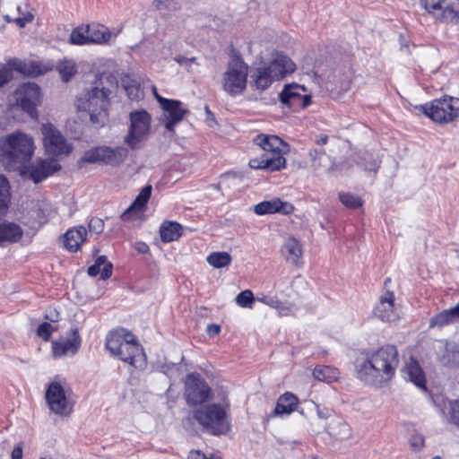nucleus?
<instances>
[{"mask_svg":"<svg viewBox=\"0 0 459 459\" xmlns=\"http://www.w3.org/2000/svg\"><path fill=\"white\" fill-rule=\"evenodd\" d=\"M117 88V80L115 75L106 72L98 74L91 87L76 98L77 110L87 112L93 125L103 126L108 118L110 95Z\"/></svg>","mask_w":459,"mask_h":459,"instance_id":"obj_1","label":"nucleus"},{"mask_svg":"<svg viewBox=\"0 0 459 459\" xmlns=\"http://www.w3.org/2000/svg\"><path fill=\"white\" fill-rule=\"evenodd\" d=\"M398 366L397 348L385 344L366 352L365 359L357 366V377L367 385L380 387L393 379Z\"/></svg>","mask_w":459,"mask_h":459,"instance_id":"obj_2","label":"nucleus"},{"mask_svg":"<svg viewBox=\"0 0 459 459\" xmlns=\"http://www.w3.org/2000/svg\"><path fill=\"white\" fill-rule=\"evenodd\" d=\"M106 348L111 355L137 369H144L147 357L136 337L128 330L120 328L109 332L106 337Z\"/></svg>","mask_w":459,"mask_h":459,"instance_id":"obj_3","label":"nucleus"},{"mask_svg":"<svg viewBox=\"0 0 459 459\" xmlns=\"http://www.w3.org/2000/svg\"><path fill=\"white\" fill-rule=\"evenodd\" d=\"M254 143L260 146L264 153L249 160L251 169L273 172L285 168L286 160L281 155V146L285 145V143L279 136L260 134L255 137Z\"/></svg>","mask_w":459,"mask_h":459,"instance_id":"obj_4","label":"nucleus"},{"mask_svg":"<svg viewBox=\"0 0 459 459\" xmlns=\"http://www.w3.org/2000/svg\"><path fill=\"white\" fill-rule=\"evenodd\" d=\"M296 65L285 55L279 54L268 64L250 71L249 84L252 88L264 91L273 81L282 79L286 74L295 71Z\"/></svg>","mask_w":459,"mask_h":459,"instance_id":"obj_5","label":"nucleus"},{"mask_svg":"<svg viewBox=\"0 0 459 459\" xmlns=\"http://www.w3.org/2000/svg\"><path fill=\"white\" fill-rule=\"evenodd\" d=\"M193 418L205 433L212 436L226 435L230 430L227 405L211 403L193 411Z\"/></svg>","mask_w":459,"mask_h":459,"instance_id":"obj_6","label":"nucleus"},{"mask_svg":"<svg viewBox=\"0 0 459 459\" xmlns=\"http://www.w3.org/2000/svg\"><path fill=\"white\" fill-rule=\"evenodd\" d=\"M2 152L4 158L8 161L23 165L33 155V138L21 132L8 134L4 141Z\"/></svg>","mask_w":459,"mask_h":459,"instance_id":"obj_7","label":"nucleus"},{"mask_svg":"<svg viewBox=\"0 0 459 459\" xmlns=\"http://www.w3.org/2000/svg\"><path fill=\"white\" fill-rule=\"evenodd\" d=\"M130 126L125 143L132 150H139L147 141L152 123L151 115L144 109L134 110L129 115Z\"/></svg>","mask_w":459,"mask_h":459,"instance_id":"obj_8","label":"nucleus"},{"mask_svg":"<svg viewBox=\"0 0 459 459\" xmlns=\"http://www.w3.org/2000/svg\"><path fill=\"white\" fill-rule=\"evenodd\" d=\"M248 65L242 58H233L222 75V89L230 96L241 94L247 88Z\"/></svg>","mask_w":459,"mask_h":459,"instance_id":"obj_9","label":"nucleus"},{"mask_svg":"<svg viewBox=\"0 0 459 459\" xmlns=\"http://www.w3.org/2000/svg\"><path fill=\"white\" fill-rule=\"evenodd\" d=\"M420 109L435 122L448 123L459 115V99L445 96L420 105Z\"/></svg>","mask_w":459,"mask_h":459,"instance_id":"obj_10","label":"nucleus"},{"mask_svg":"<svg viewBox=\"0 0 459 459\" xmlns=\"http://www.w3.org/2000/svg\"><path fill=\"white\" fill-rule=\"evenodd\" d=\"M127 149L118 146L111 148L108 146H100L91 148L85 152L81 158L80 163H96L103 162L108 165H118L127 157Z\"/></svg>","mask_w":459,"mask_h":459,"instance_id":"obj_11","label":"nucleus"},{"mask_svg":"<svg viewBox=\"0 0 459 459\" xmlns=\"http://www.w3.org/2000/svg\"><path fill=\"white\" fill-rule=\"evenodd\" d=\"M184 396L188 405L202 404L212 397V389L200 374L191 373L185 381Z\"/></svg>","mask_w":459,"mask_h":459,"instance_id":"obj_12","label":"nucleus"},{"mask_svg":"<svg viewBox=\"0 0 459 459\" xmlns=\"http://www.w3.org/2000/svg\"><path fill=\"white\" fill-rule=\"evenodd\" d=\"M17 105L31 117L38 116L37 107L41 102V91L35 82H24L15 91Z\"/></svg>","mask_w":459,"mask_h":459,"instance_id":"obj_13","label":"nucleus"},{"mask_svg":"<svg viewBox=\"0 0 459 459\" xmlns=\"http://www.w3.org/2000/svg\"><path fill=\"white\" fill-rule=\"evenodd\" d=\"M306 88L302 85L297 83L287 84L279 95L280 101L294 112L304 109L311 103V96L306 94Z\"/></svg>","mask_w":459,"mask_h":459,"instance_id":"obj_14","label":"nucleus"},{"mask_svg":"<svg viewBox=\"0 0 459 459\" xmlns=\"http://www.w3.org/2000/svg\"><path fill=\"white\" fill-rule=\"evenodd\" d=\"M43 142L46 152L52 157L68 154L72 147L66 143L62 134L51 124L42 126Z\"/></svg>","mask_w":459,"mask_h":459,"instance_id":"obj_15","label":"nucleus"},{"mask_svg":"<svg viewBox=\"0 0 459 459\" xmlns=\"http://www.w3.org/2000/svg\"><path fill=\"white\" fill-rule=\"evenodd\" d=\"M46 400L49 409L58 415H67L71 412L69 402L63 385L58 382H51L46 390Z\"/></svg>","mask_w":459,"mask_h":459,"instance_id":"obj_16","label":"nucleus"},{"mask_svg":"<svg viewBox=\"0 0 459 459\" xmlns=\"http://www.w3.org/2000/svg\"><path fill=\"white\" fill-rule=\"evenodd\" d=\"M158 102L164 111V126L169 132H174L175 126L183 120L187 110L181 101L166 98H159Z\"/></svg>","mask_w":459,"mask_h":459,"instance_id":"obj_17","label":"nucleus"},{"mask_svg":"<svg viewBox=\"0 0 459 459\" xmlns=\"http://www.w3.org/2000/svg\"><path fill=\"white\" fill-rule=\"evenodd\" d=\"M82 340L77 328H71L69 336L62 337L52 342V351L55 358L75 355L80 347Z\"/></svg>","mask_w":459,"mask_h":459,"instance_id":"obj_18","label":"nucleus"},{"mask_svg":"<svg viewBox=\"0 0 459 459\" xmlns=\"http://www.w3.org/2000/svg\"><path fill=\"white\" fill-rule=\"evenodd\" d=\"M311 167L316 171L333 174L342 172L343 164L335 163L333 160L325 153L323 149H312L308 152Z\"/></svg>","mask_w":459,"mask_h":459,"instance_id":"obj_19","label":"nucleus"},{"mask_svg":"<svg viewBox=\"0 0 459 459\" xmlns=\"http://www.w3.org/2000/svg\"><path fill=\"white\" fill-rule=\"evenodd\" d=\"M254 211L258 215L281 213L288 215L293 212L294 206L288 202H282L280 198H273L268 201H263L257 204Z\"/></svg>","mask_w":459,"mask_h":459,"instance_id":"obj_20","label":"nucleus"},{"mask_svg":"<svg viewBox=\"0 0 459 459\" xmlns=\"http://www.w3.org/2000/svg\"><path fill=\"white\" fill-rule=\"evenodd\" d=\"M152 186L151 185L143 186L130 206L121 214L122 221H131L134 215L143 212L152 195Z\"/></svg>","mask_w":459,"mask_h":459,"instance_id":"obj_21","label":"nucleus"},{"mask_svg":"<svg viewBox=\"0 0 459 459\" xmlns=\"http://www.w3.org/2000/svg\"><path fill=\"white\" fill-rule=\"evenodd\" d=\"M120 31V29L115 32L110 31L104 25L98 23L89 24L90 44H110Z\"/></svg>","mask_w":459,"mask_h":459,"instance_id":"obj_22","label":"nucleus"},{"mask_svg":"<svg viewBox=\"0 0 459 459\" xmlns=\"http://www.w3.org/2000/svg\"><path fill=\"white\" fill-rule=\"evenodd\" d=\"M59 169H61V166L57 162L40 160L31 167L30 178L34 183L38 184Z\"/></svg>","mask_w":459,"mask_h":459,"instance_id":"obj_23","label":"nucleus"},{"mask_svg":"<svg viewBox=\"0 0 459 459\" xmlns=\"http://www.w3.org/2000/svg\"><path fill=\"white\" fill-rule=\"evenodd\" d=\"M87 230L83 226L68 230L64 235V245L71 252H76L86 240Z\"/></svg>","mask_w":459,"mask_h":459,"instance_id":"obj_24","label":"nucleus"},{"mask_svg":"<svg viewBox=\"0 0 459 459\" xmlns=\"http://www.w3.org/2000/svg\"><path fill=\"white\" fill-rule=\"evenodd\" d=\"M394 292L387 291L380 298L379 303L375 307V315L382 321H391L394 317Z\"/></svg>","mask_w":459,"mask_h":459,"instance_id":"obj_25","label":"nucleus"},{"mask_svg":"<svg viewBox=\"0 0 459 459\" xmlns=\"http://www.w3.org/2000/svg\"><path fill=\"white\" fill-rule=\"evenodd\" d=\"M405 373L407 375V378L417 387L424 392L427 391L425 375L420 364L416 360L412 359L410 363L407 364L405 368Z\"/></svg>","mask_w":459,"mask_h":459,"instance_id":"obj_26","label":"nucleus"},{"mask_svg":"<svg viewBox=\"0 0 459 459\" xmlns=\"http://www.w3.org/2000/svg\"><path fill=\"white\" fill-rule=\"evenodd\" d=\"M281 252L288 262L296 265L299 264L302 255V248L299 242L295 238H289L286 239L281 248Z\"/></svg>","mask_w":459,"mask_h":459,"instance_id":"obj_27","label":"nucleus"},{"mask_svg":"<svg viewBox=\"0 0 459 459\" xmlns=\"http://www.w3.org/2000/svg\"><path fill=\"white\" fill-rule=\"evenodd\" d=\"M298 398L294 394L287 392L279 397L273 414L277 416L290 414L296 410Z\"/></svg>","mask_w":459,"mask_h":459,"instance_id":"obj_28","label":"nucleus"},{"mask_svg":"<svg viewBox=\"0 0 459 459\" xmlns=\"http://www.w3.org/2000/svg\"><path fill=\"white\" fill-rule=\"evenodd\" d=\"M22 236L21 227L13 222H0V244L16 242Z\"/></svg>","mask_w":459,"mask_h":459,"instance_id":"obj_29","label":"nucleus"},{"mask_svg":"<svg viewBox=\"0 0 459 459\" xmlns=\"http://www.w3.org/2000/svg\"><path fill=\"white\" fill-rule=\"evenodd\" d=\"M182 226L176 221H165L160 228V235L162 242L177 240L181 236Z\"/></svg>","mask_w":459,"mask_h":459,"instance_id":"obj_30","label":"nucleus"},{"mask_svg":"<svg viewBox=\"0 0 459 459\" xmlns=\"http://www.w3.org/2000/svg\"><path fill=\"white\" fill-rule=\"evenodd\" d=\"M425 11L440 21H445L449 15L455 13V10L451 6L445 5V0H437Z\"/></svg>","mask_w":459,"mask_h":459,"instance_id":"obj_31","label":"nucleus"},{"mask_svg":"<svg viewBox=\"0 0 459 459\" xmlns=\"http://www.w3.org/2000/svg\"><path fill=\"white\" fill-rule=\"evenodd\" d=\"M69 42L78 46L89 45V24L74 28L70 34Z\"/></svg>","mask_w":459,"mask_h":459,"instance_id":"obj_32","label":"nucleus"},{"mask_svg":"<svg viewBox=\"0 0 459 459\" xmlns=\"http://www.w3.org/2000/svg\"><path fill=\"white\" fill-rule=\"evenodd\" d=\"M338 375V370L330 366H317L313 370V376L316 379L327 383L336 380Z\"/></svg>","mask_w":459,"mask_h":459,"instance_id":"obj_33","label":"nucleus"},{"mask_svg":"<svg viewBox=\"0 0 459 459\" xmlns=\"http://www.w3.org/2000/svg\"><path fill=\"white\" fill-rule=\"evenodd\" d=\"M13 66L15 71L31 76H37L42 74V70L40 65L34 61L30 62H22V61H14Z\"/></svg>","mask_w":459,"mask_h":459,"instance_id":"obj_34","label":"nucleus"},{"mask_svg":"<svg viewBox=\"0 0 459 459\" xmlns=\"http://www.w3.org/2000/svg\"><path fill=\"white\" fill-rule=\"evenodd\" d=\"M10 201L11 193L9 181L4 175H0V214L7 210Z\"/></svg>","mask_w":459,"mask_h":459,"instance_id":"obj_35","label":"nucleus"},{"mask_svg":"<svg viewBox=\"0 0 459 459\" xmlns=\"http://www.w3.org/2000/svg\"><path fill=\"white\" fill-rule=\"evenodd\" d=\"M207 262L214 268H222L231 263V256L227 252H212L207 256Z\"/></svg>","mask_w":459,"mask_h":459,"instance_id":"obj_36","label":"nucleus"},{"mask_svg":"<svg viewBox=\"0 0 459 459\" xmlns=\"http://www.w3.org/2000/svg\"><path fill=\"white\" fill-rule=\"evenodd\" d=\"M61 78L64 82H67L76 74V65L73 60L60 61L56 66Z\"/></svg>","mask_w":459,"mask_h":459,"instance_id":"obj_37","label":"nucleus"},{"mask_svg":"<svg viewBox=\"0 0 459 459\" xmlns=\"http://www.w3.org/2000/svg\"><path fill=\"white\" fill-rule=\"evenodd\" d=\"M4 18L7 22H14L20 28H24L26 24L31 22L34 19L33 14L29 11H23L21 15L13 13H4Z\"/></svg>","mask_w":459,"mask_h":459,"instance_id":"obj_38","label":"nucleus"},{"mask_svg":"<svg viewBox=\"0 0 459 459\" xmlns=\"http://www.w3.org/2000/svg\"><path fill=\"white\" fill-rule=\"evenodd\" d=\"M339 198L341 203L348 208L356 209L362 206L361 199L352 194L341 193Z\"/></svg>","mask_w":459,"mask_h":459,"instance_id":"obj_39","label":"nucleus"},{"mask_svg":"<svg viewBox=\"0 0 459 459\" xmlns=\"http://www.w3.org/2000/svg\"><path fill=\"white\" fill-rule=\"evenodd\" d=\"M358 164L366 171L377 172L379 168V161L370 153H365Z\"/></svg>","mask_w":459,"mask_h":459,"instance_id":"obj_40","label":"nucleus"},{"mask_svg":"<svg viewBox=\"0 0 459 459\" xmlns=\"http://www.w3.org/2000/svg\"><path fill=\"white\" fill-rule=\"evenodd\" d=\"M95 264L100 265H103V269L100 273V279L105 281L112 275V268L113 265L110 262H108V258L106 255H100L96 258Z\"/></svg>","mask_w":459,"mask_h":459,"instance_id":"obj_41","label":"nucleus"},{"mask_svg":"<svg viewBox=\"0 0 459 459\" xmlns=\"http://www.w3.org/2000/svg\"><path fill=\"white\" fill-rule=\"evenodd\" d=\"M153 6L159 10L177 11L180 9L179 0H154Z\"/></svg>","mask_w":459,"mask_h":459,"instance_id":"obj_42","label":"nucleus"},{"mask_svg":"<svg viewBox=\"0 0 459 459\" xmlns=\"http://www.w3.org/2000/svg\"><path fill=\"white\" fill-rule=\"evenodd\" d=\"M254 301H255L254 294L249 290H245L241 291L236 297V302L241 307H251Z\"/></svg>","mask_w":459,"mask_h":459,"instance_id":"obj_43","label":"nucleus"},{"mask_svg":"<svg viewBox=\"0 0 459 459\" xmlns=\"http://www.w3.org/2000/svg\"><path fill=\"white\" fill-rule=\"evenodd\" d=\"M451 323H454V322L452 321V319L449 316L446 310H444L430 319L429 326L430 327H435V326L442 327V326L449 325Z\"/></svg>","mask_w":459,"mask_h":459,"instance_id":"obj_44","label":"nucleus"},{"mask_svg":"<svg viewBox=\"0 0 459 459\" xmlns=\"http://www.w3.org/2000/svg\"><path fill=\"white\" fill-rule=\"evenodd\" d=\"M450 421L459 428V400L449 402Z\"/></svg>","mask_w":459,"mask_h":459,"instance_id":"obj_45","label":"nucleus"},{"mask_svg":"<svg viewBox=\"0 0 459 459\" xmlns=\"http://www.w3.org/2000/svg\"><path fill=\"white\" fill-rule=\"evenodd\" d=\"M54 328L50 323L44 322L40 324L37 329V334L44 341H48Z\"/></svg>","mask_w":459,"mask_h":459,"instance_id":"obj_46","label":"nucleus"},{"mask_svg":"<svg viewBox=\"0 0 459 459\" xmlns=\"http://www.w3.org/2000/svg\"><path fill=\"white\" fill-rule=\"evenodd\" d=\"M88 227L91 231L100 234L103 231L104 221L100 218L94 217L91 219Z\"/></svg>","mask_w":459,"mask_h":459,"instance_id":"obj_47","label":"nucleus"},{"mask_svg":"<svg viewBox=\"0 0 459 459\" xmlns=\"http://www.w3.org/2000/svg\"><path fill=\"white\" fill-rule=\"evenodd\" d=\"M0 8H3V12L8 11L10 8H15L17 15H21V13L23 12L20 4H17L16 3L10 0L0 1Z\"/></svg>","mask_w":459,"mask_h":459,"instance_id":"obj_48","label":"nucleus"},{"mask_svg":"<svg viewBox=\"0 0 459 459\" xmlns=\"http://www.w3.org/2000/svg\"><path fill=\"white\" fill-rule=\"evenodd\" d=\"M424 440L422 435L415 434L411 437L410 445L414 450L419 451L424 446Z\"/></svg>","mask_w":459,"mask_h":459,"instance_id":"obj_49","label":"nucleus"},{"mask_svg":"<svg viewBox=\"0 0 459 459\" xmlns=\"http://www.w3.org/2000/svg\"><path fill=\"white\" fill-rule=\"evenodd\" d=\"M13 78V72L10 68L0 66V87L6 84Z\"/></svg>","mask_w":459,"mask_h":459,"instance_id":"obj_50","label":"nucleus"},{"mask_svg":"<svg viewBox=\"0 0 459 459\" xmlns=\"http://www.w3.org/2000/svg\"><path fill=\"white\" fill-rule=\"evenodd\" d=\"M257 300L273 308L280 307V305L281 304L276 297L272 296H263L262 298H257Z\"/></svg>","mask_w":459,"mask_h":459,"instance_id":"obj_51","label":"nucleus"},{"mask_svg":"<svg viewBox=\"0 0 459 459\" xmlns=\"http://www.w3.org/2000/svg\"><path fill=\"white\" fill-rule=\"evenodd\" d=\"M340 432L336 434L339 438L346 439L351 437V428L348 423L341 422L339 423Z\"/></svg>","mask_w":459,"mask_h":459,"instance_id":"obj_52","label":"nucleus"},{"mask_svg":"<svg viewBox=\"0 0 459 459\" xmlns=\"http://www.w3.org/2000/svg\"><path fill=\"white\" fill-rule=\"evenodd\" d=\"M446 312L448 313L453 322L459 320V303L455 307L446 309Z\"/></svg>","mask_w":459,"mask_h":459,"instance_id":"obj_53","label":"nucleus"},{"mask_svg":"<svg viewBox=\"0 0 459 459\" xmlns=\"http://www.w3.org/2000/svg\"><path fill=\"white\" fill-rule=\"evenodd\" d=\"M316 406V412L320 419H328L331 416V410L328 408H320L319 405Z\"/></svg>","mask_w":459,"mask_h":459,"instance_id":"obj_54","label":"nucleus"},{"mask_svg":"<svg viewBox=\"0 0 459 459\" xmlns=\"http://www.w3.org/2000/svg\"><path fill=\"white\" fill-rule=\"evenodd\" d=\"M135 250L139 254H147L150 250L149 246L142 241H138L135 243Z\"/></svg>","mask_w":459,"mask_h":459,"instance_id":"obj_55","label":"nucleus"},{"mask_svg":"<svg viewBox=\"0 0 459 459\" xmlns=\"http://www.w3.org/2000/svg\"><path fill=\"white\" fill-rule=\"evenodd\" d=\"M220 331H221V327L218 325L211 324V325H208V326H207V333L211 336H215V335L219 334Z\"/></svg>","mask_w":459,"mask_h":459,"instance_id":"obj_56","label":"nucleus"},{"mask_svg":"<svg viewBox=\"0 0 459 459\" xmlns=\"http://www.w3.org/2000/svg\"><path fill=\"white\" fill-rule=\"evenodd\" d=\"M12 459H22V447L20 445L13 449Z\"/></svg>","mask_w":459,"mask_h":459,"instance_id":"obj_57","label":"nucleus"},{"mask_svg":"<svg viewBox=\"0 0 459 459\" xmlns=\"http://www.w3.org/2000/svg\"><path fill=\"white\" fill-rule=\"evenodd\" d=\"M87 272H88V274L91 277H95L100 273H101L100 265L96 264L95 263L88 268Z\"/></svg>","mask_w":459,"mask_h":459,"instance_id":"obj_58","label":"nucleus"},{"mask_svg":"<svg viewBox=\"0 0 459 459\" xmlns=\"http://www.w3.org/2000/svg\"><path fill=\"white\" fill-rule=\"evenodd\" d=\"M188 459H208V457L200 451H191Z\"/></svg>","mask_w":459,"mask_h":459,"instance_id":"obj_59","label":"nucleus"},{"mask_svg":"<svg viewBox=\"0 0 459 459\" xmlns=\"http://www.w3.org/2000/svg\"><path fill=\"white\" fill-rule=\"evenodd\" d=\"M328 142V136L326 134H320L316 136V143L318 145H325Z\"/></svg>","mask_w":459,"mask_h":459,"instance_id":"obj_60","label":"nucleus"},{"mask_svg":"<svg viewBox=\"0 0 459 459\" xmlns=\"http://www.w3.org/2000/svg\"><path fill=\"white\" fill-rule=\"evenodd\" d=\"M437 0H420V4L422 8H424L425 10L429 8L430 5H432L433 4H435Z\"/></svg>","mask_w":459,"mask_h":459,"instance_id":"obj_61","label":"nucleus"},{"mask_svg":"<svg viewBox=\"0 0 459 459\" xmlns=\"http://www.w3.org/2000/svg\"><path fill=\"white\" fill-rule=\"evenodd\" d=\"M125 89L128 94V96L131 98L132 95L134 94V91H137V88L134 84H127L125 86Z\"/></svg>","mask_w":459,"mask_h":459,"instance_id":"obj_62","label":"nucleus"},{"mask_svg":"<svg viewBox=\"0 0 459 459\" xmlns=\"http://www.w3.org/2000/svg\"><path fill=\"white\" fill-rule=\"evenodd\" d=\"M205 112H206V115H207V120L208 121L211 120V121L214 122L213 113L210 110L208 106H205Z\"/></svg>","mask_w":459,"mask_h":459,"instance_id":"obj_63","label":"nucleus"},{"mask_svg":"<svg viewBox=\"0 0 459 459\" xmlns=\"http://www.w3.org/2000/svg\"><path fill=\"white\" fill-rule=\"evenodd\" d=\"M401 48L403 49V48H409V45L407 43V41L405 39H403V37H401Z\"/></svg>","mask_w":459,"mask_h":459,"instance_id":"obj_64","label":"nucleus"}]
</instances>
